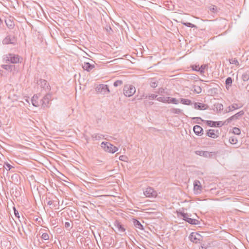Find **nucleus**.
<instances>
[{
  "instance_id": "nucleus-36",
  "label": "nucleus",
  "mask_w": 249,
  "mask_h": 249,
  "mask_svg": "<svg viewBox=\"0 0 249 249\" xmlns=\"http://www.w3.org/2000/svg\"><path fill=\"white\" fill-rule=\"evenodd\" d=\"M168 103H171L174 104H178L179 103V102L177 99L175 98H172L170 99H169V100L168 101Z\"/></svg>"
},
{
  "instance_id": "nucleus-45",
  "label": "nucleus",
  "mask_w": 249,
  "mask_h": 249,
  "mask_svg": "<svg viewBox=\"0 0 249 249\" xmlns=\"http://www.w3.org/2000/svg\"><path fill=\"white\" fill-rule=\"evenodd\" d=\"M47 205H48L49 206H52V207H50V208L51 209H53L55 207L54 205L53 204V201L51 200L48 201L47 202Z\"/></svg>"
},
{
  "instance_id": "nucleus-46",
  "label": "nucleus",
  "mask_w": 249,
  "mask_h": 249,
  "mask_svg": "<svg viewBox=\"0 0 249 249\" xmlns=\"http://www.w3.org/2000/svg\"><path fill=\"white\" fill-rule=\"evenodd\" d=\"M150 86L152 87V88H156L158 86V84L156 82L154 81V82H151L150 84Z\"/></svg>"
},
{
  "instance_id": "nucleus-49",
  "label": "nucleus",
  "mask_w": 249,
  "mask_h": 249,
  "mask_svg": "<svg viewBox=\"0 0 249 249\" xmlns=\"http://www.w3.org/2000/svg\"><path fill=\"white\" fill-rule=\"evenodd\" d=\"M229 141L231 143H236L237 140L233 138H230L229 139Z\"/></svg>"
},
{
  "instance_id": "nucleus-51",
  "label": "nucleus",
  "mask_w": 249,
  "mask_h": 249,
  "mask_svg": "<svg viewBox=\"0 0 249 249\" xmlns=\"http://www.w3.org/2000/svg\"><path fill=\"white\" fill-rule=\"evenodd\" d=\"M36 221H37L38 224H40L42 221V219L40 217H37L35 219Z\"/></svg>"
},
{
  "instance_id": "nucleus-43",
  "label": "nucleus",
  "mask_w": 249,
  "mask_h": 249,
  "mask_svg": "<svg viewBox=\"0 0 249 249\" xmlns=\"http://www.w3.org/2000/svg\"><path fill=\"white\" fill-rule=\"evenodd\" d=\"M157 95L154 94H151L148 95V97L149 99H154L157 98Z\"/></svg>"
},
{
  "instance_id": "nucleus-32",
  "label": "nucleus",
  "mask_w": 249,
  "mask_h": 249,
  "mask_svg": "<svg viewBox=\"0 0 249 249\" xmlns=\"http://www.w3.org/2000/svg\"><path fill=\"white\" fill-rule=\"evenodd\" d=\"M229 62L230 64H235L236 66H238L239 65V63L236 58L230 59Z\"/></svg>"
},
{
  "instance_id": "nucleus-15",
  "label": "nucleus",
  "mask_w": 249,
  "mask_h": 249,
  "mask_svg": "<svg viewBox=\"0 0 249 249\" xmlns=\"http://www.w3.org/2000/svg\"><path fill=\"white\" fill-rule=\"evenodd\" d=\"M37 83L45 90H49L50 89V86L46 80L40 79L38 81Z\"/></svg>"
},
{
  "instance_id": "nucleus-10",
  "label": "nucleus",
  "mask_w": 249,
  "mask_h": 249,
  "mask_svg": "<svg viewBox=\"0 0 249 249\" xmlns=\"http://www.w3.org/2000/svg\"><path fill=\"white\" fill-rule=\"evenodd\" d=\"M144 195L148 197H156L157 196V192L152 187H148L143 192Z\"/></svg>"
},
{
  "instance_id": "nucleus-34",
  "label": "nucleus",
  "mask_w": 249,
  "mask_h": 249,
  "mask_svg": "<svg viewBox=\"0 0 249 249\" xmlns=\"http://www.w3.org/2000/svg\"><path fill=\"white\" fill-rule=\"evenodd\" d=\"M215 108L217 110L221 111L223 109V106L222 104H217L216 105Z\"/></svg>"
},
{
  "instance_id": "nucleus-12",
  "label": "nucleus",
  "mask_w": 249,
  "mask_h": 249,
  "mask_svg": "<svg viewBox=\"0 0 249 249\" xmlns=\"http://www.w3.org/2000/svg\"><path fill=\"white\" fill-rule=\"evenodd\" d=\"M207 124L212 127H220L224 125H227V123H225L224 122L218 121V122H214L213 121H207Z\"/></svg>"
},
{
  "instance_id": "nucleus-23",
  "label": "nucleus",
  "mask_w": 249,
  "mask_h": 249,
  "mask_svg": "<svg viewBox=\"0 0 249 249\" xmlns=\"http://www.w3.org/2000/svg\"><path fill=\"white\" fill-rule=\"evenodd\" d=\"M207 136L213 138H216L218 137V135L215 133V130L213 129L209 130L207 132Z\"/></svg>"
},
{
  "instance_id": "nucleus-7",
  "label": "nucleus",
  "mask_w": 249,
  "mask_h": 249,
  "mask_svg": "<svg viewBox=\"0 0 249 249\" xmlns=\"http://www.w3.org/2000/svg\"><path fill=\"white\" fill-rule=\"evenodd\" d=\"M52 100V95L50 93L46 94L43 99L41 100L42 107L44 108L49 107L51 104L50 102Z\"/></svg>"
},
{
  "instance_id": "nucleus-22",
  "label": "nucleus",
  "mask_w": 249,
  "mask_h": 249,
  "mask_svg": "<svg viewBox=\"0 0 249 249\" xmlns=\"http://www.w3.org/2000/svg\"><path fill=\"white\" fill-rule=\"evenodd\" d=\"M193 129L195 133L197 135H201V133L203 131L202 128L197 125L194 126Z\"/></svg>"
},
{
  "instance_id": "nucleus-53",
  "label": "nucleus",
  "mask_w": 249,
  "mask_h": 249,
  "mask_svg": "<svg viewBox=\"0 0 249 249\" xmlns=\"http://www.w3.org/2000/svg\"><path fill=\"white\" fill-rule=\"evenodd\" d=\"M199 249H206V248L204 247V246L201 245L199 248Z\"/></svg>"
},
{
  "instance_id": "nucleus-50",
  "label": "nucleus",
  "mask_w": 249,
  "mask_h": 249,
  "mask_svg": "<svg viewBox=\"0 0 249 249\" xmlns=\"http://www.w3.org/2000/svg\"><path fill=\"white\" fill-rule=\"evenodd\" d=\"M164 89L162 88H160L159 89L158 93L162 94L164 92Z\"/></svg>"
},
{
  "instance_id": "nucleus-18",
  "label": "nucleus",
  "mask_w": 249,
  "mask_h": 249,
  "mask_svg": "<svg viewBox=\"0 0 249 249\" xmlns=\"http://www.w3.org/2000/svg\"><path fill=\"white\" fill-rule=\"evenodd\" d=\"M208 107V106L206 104L200 103H195L194 104V108L196 109L205 110Z\"/></svg>"
},
{
  "instance_id": "nucleus-14",
  "label": "nucleus",
  "mask_w": 249,
  "mask_h": 249,
  "mask_svg": "<svg viewBox=\"0 0 249 249\" xmlns=\"http://www.w3.org/2000/svg\"><path fill=\"white\" fill-rule=\"evenodd\" d=\"M202 186L198 180H195L194 182V190L196 194H200L201 192Z\"/></svg>"
},
{
  "instance_id": "nucleus-44",
  "label": "nucleus",
  "mask_w": 249,
  "mask_h": 249,
  "mask_svg": "<svg viewBox=\"0 0 249 249\" xmlns=\"http://www.w3.org/2000/svg\"><path fill=\"white\" fill-rule=\"evenodd\" d=\"M192 119L196 120V123H197V124H199V122H198V121H203L202 119L200 117H193V118H192Z\"/></svg>"
},
{
  "instance_id": "nucleus-56",
  "label": "nucleus",
  "mask_w": 249,
  "mask_h": 249,
  "mask_svg": "<svg viewBox=\"0 0 249 249\" xmlns=\"http://www.w3.org/2000/svg\"><path fill=\"white\" fill-rule=\"evenodd\" d=\"M18 231H19L20 233L21 234V232H20V230L19 228H18Z\"/></svg>"
},
{
  "instance_id": "nucleus-47",
  "label": "nucleus",
  "mask_w": 249,
  "mask_h": 249,
  "mask_svg": "<svg viewBox=\"0 0 249 249\" xmlns=\"http://www.w3.org/2000/svg\"><path fill=\"white\" fill-rule=\"evenodd\" d=\"M14 210L15 216L19 219L20 216L18 212L15 208H14Z\"/></svg>"
},
{
  "instance_id": "nucleus-54",
  "label": "nucleus",
  "mask_w": 249,
  "mask_h": 249,
  "mask_svg": "<svg viewBox=\"0 0 249 249\" xmlns=\"http://www.w3.org/2000/svg\"><path fill=\"white\" fill-rule=\"evenodd\" d=\"M25 101H26V102H27L28 104H30V103H29V101L28 99H26L25 100Z\"/></svg>"
},
{
  "instance_id": "nucleus-33",
  "label": "nucleus",
  "mask_w": 249,
  "mask_h": 249,
  "mask_svg": "<svg viewBox=\"0 0 249 249\" xmlns=\"http://www.w3.org/2000/svg\"><path fill=\"white\" fill-rule=\"evenodd\" d=\"M242 79L244 81H247L249 80V74L247 73L243 74Z\"/></svg>"
},
{
  "instance_id": "nucleus-31",
  "label": "nucleus",
  "mask_w": 249,
  "mask_h": 249,
  "mask_svg": "<svg viewBox=\"0 0 249 249\" xmlns=\"http://www.w3.org/2000/svg\"><path fill=\"white\" fill-rule=\"evenodd\" d=\"M171 112L174 114H181L182 113V110L179 108H172L171 110Z\"/></svg>"
},
{
  "instance_id": "nucleus-27",
  "label": "nucleus",
  "mask_w": 249,
  "mask_h": 249,
  "mask_svg": "<svg viewBox=\"0 0 249 249\" xmlns=\"http://www.w3.org/2000/svg\"><path fill=\"white\" fill-rule=\"evenodd\" d=\"M91 137L93 140H99L104 137L102 134L99 133L93 134Z\"/></svg>"
},
{
  "instance_id": "nucleus-24",
  "label": "nucleus",
  "mask_w": 249,
  "mask_h": 249,
  "mask_svg": "<svg viewBox=\"0 0 249 249\" xmlns=\"http://www.w3.org/2000/svg\"><path fill=\"white\" fill-rule=\"evenodd\" d=\"M133 223L136 228L140 230H143V226L141 224L139 221L137 219H134Z\"/></svg>"
},
{
  "instance_id": "nucleus-52",
  "label": "nucleus",
  "mask_w": 249,
  "mask_h": 249,
  "mask_svg": "<svg viewBox=\"0 0 249 249\" xmlns=\"http://www.w3.org/2000/svg\"><path fill=\"white\" fill-rule=\"evenodd\" d=\"M106 30L107 31V32H109L110 31H111L112 29L110 27H107V28H106Z\"/></svg>"
},
{
  "instance_id": "nucleus-30",
  "label": "nucleus",
  "mask_w": 249,
  "mask_h": 249,
  "mask_svg": "<svg viewBox=\"0 0 249 249\" xmlns=\"http://www.w3.org/2000/svg\"><path fill=\"white\" fill-rule=\"evenodd\" d=\"M180 22L182 24H183L187 27H191V28H196V26L195 25L192 24L190 22H183L182 21Z\"/></svg>"
},
{
  "instance_id": "nucleus-5",
  "label": "nucleus",
  "mask_w": 249,
  "mask_h": 249,
  "mask_svg": "<svg viewBox=\"0 0 249 249\" xmlns=\"http://www.w3.org/2000/svg\"><path fill=\"white\" fill-rule=\"evenodd\" d=\"M196 154L205 158H214L216 156L215 152H208L202 150H197L195 152Z\"/></svg>"
},
{
  "instance_id": "nucleus-3",
  "label": "nucleus",
  "mask_w": 249,
  "mask_h": 249,
  "mask_svg": "<svg viewBox=\"0 0 249 249\" xmlns=\"http://www.w3.org/2000/svg\"><path fill=\"white\" fill-rule=\"evenodd\" d=\"M123 91L125 96L131 97L136 92V89L132 85H126L124 86Z\"/></svg>"
},
{
  "instance_id": "nucleus-28",
  "label": "nucleus",
  "mask_w": 249,
  "mask_h": 249,
  "mask_svg": "<svg viewBox=\"0 0 249 249\" xmlns=\"http://www.w3.org/2000/svg\"><path fill=\"white\" fill-rule=\"evenodd\" d=\"M169 97H159L157 98V100L159 102H161L163 103L168 102L169 100Z\"/></svg>"
},
{
  "instance_id": "nucleus-35",
  "label": "nucleus",
  "mask_w": 249,
  "mask_h": 249,
  "mask_svg": "<svg viewBox=\"0 0 249 249\" xmlns=\"http://www.w3.org/2000/svg\"><path fill=\"white\" fill-rule=\"evenodd\" d=\"M41 237L44 240H48L49 239V235L47 233H43Z\"/></svg>"
},
{
  "instance_id": "nucleus-59",
  "label": "nucleus",
  "mask_w": 249,
  "mask_h": 249,
  "mask_svg": "<svg viewBox=\"0 0 249 249\" xmlns=\"http://www.w3.org/2000/svg\"><path fill=\"white\" fill-rule=\"evenodd\" d=\"M201 68H202V69H204V68L202 67V66H201Z\"/></svg>"
},
{
  "instance_id": "nucleus-57",
  "label": "nucleus",
  "mask_w": 249,
  "mask_h": 249,
  "mask_svg": "<svg viewBox=\"0 0 249 249\" xmlns=\"http://www.w3.org/2000/svg\"><path fill=\"white\" fill-rule=\"evenodd\" d=\"M199 71H200L201 72H202V71H203V70H200V69H199Z\"/></svg>"
},
{
  "instance_id": "nucleus-25",
  "label": "nucleus",
  "mask_w": 249,
  "mask_h": 249,
  "mask_svg": "<svg viewBox=\"0 0 249 249\" xmlns=\"http://www.w3.org/2000/svg\"><path fill=\"white\" fill-rule=\"evenodd\" d=\"M232 82V79L231 77H229L226 79L225 83L227 89H228L231 86Z\"/></svg>"
},
{
  "instance_id": "nucleus-48",
  "label": "nucleus",
  "mask_w": 249,
  "mask_h": 249,
  "mask_svg": "<svg viewBox=\"0 0 249 249\" xmlns=\"http://www.w3.org/2000/svg\"><path fill=\"white\" fill-rule=\"evenodd\" d=\"M64 226L67 229L71 228V224L69 222H66Z\"/></svg>"
},
{
  "instance_id": "nucleus-41",
  "label": "nucleus",
  "mask_w": 249,
  "mask_h": 249,
  "mask_svg": "<svg viewBox=\"0 0 249 249\" xmlns=\"http://www.w3.org/2000/svg\"><path fill=\"white\" fill-rule=\"evenodd\" d=\"M127 159V157L125 156L122 155L119 157V160L122 161H126V160Z\"/></svg>"
},
{
  "instance_id": "nucleus-40",
  "label": "nucleus",
  "mask_w": 249,
  "mask_h": 249,
  "mask_svg": "<svg viewBox=\"0 0 249 249\" xmlns=\"http://www.w3.org/2000/svg\"><path fill=\"white\" fill-rule=\"evenodd\" d=\"M4 167L7 170H10L13 167L8 162L5 163L4 165Z\"/></svg>"
},
{
  "instance_id": "nucleus-29",
  "label": "nucleus",
  "mask_w": 249,
  "mask_h": 249,
  "mask_svg": "<svg viewBox=\"0 0 249 249\" xmlns=\"http://www.w3.org/2000/svg\"><path fill=\"white\" fill-rule=\"evenodd\" d=\"M180 103L182 104L189 105L191 104V101L187 99L181 98L180 99Z\"/></svg>"
},
{
  "instance_id": "nucleus-13",
  "label": "nucleus",
  "mask_w": 249,
  "mask_h": 249,
  "mask_svg": "<svg viewBox=\"0 0 249 249\" xmlns=\"http://www.w3.org/2000/svg\"><path fill=\"white\" fill-rule=\"evenodd\" d=\"M242 107V105H240L236 103H233L231 105L229 106L224 111V113H228L233 111L234 110L240 108Z\"/></svg>"
},
{
  "instance_id": "nucleus-21",
  "label": "nucleus",
  "mask_w": 249,
  "mask_h": 249,
  "mask_svg": "<svg viewBox=\"0 0 249 249\" xmlns=\"http://www.w3.org/2000/svg\"><path fill=\"white\" fill-rule=\"evenodd\" d=\"M5 22L7 27L10 29H13L15 26L13 21L10 18L6 19L5 20Z\"/></svg>"
},
{
  "instance_id": "nucleus-16",
  "label": "nucleus",
  "mask_w": 249,
  "mask_h": 249,
  "mask_svg": "<svg viewBox=\"0 0 249 249\" xmlns=\"http://www.w3.org/2000/svg\"><path fill=\"white\" fill-rule=\"evenodd\" d=\"M114 226L118 231L121 233L124 232L125 231V229L124 228V226L119 221H115Z\"/></svg>"
},
{
  "instance_id": "nucleus-19",
  "label": "nucleus",
  "mask_w": 249,
  "mask_h": 249,
  "mask_svg": "<svg viewBox=\"0 0 249 249\" xmlns=\"http://www.w3.org/2000/svg\"><path fill=\"white\" fill-rule=\"evenodd\" d=\"M1 67L2 69L9 72H11L15 68V65H10L9 64V63H5V64H2L1 65Z\"/></svg>"
},
{
  "instance_id": "nucleus-17",
  "label": "nucleus",
  "mask_w": 249,
  "mask_h": 249,
  "mask_svg": "<svg viewBox=\"0 0 249 249\" xmlns=\"http://www.w3.org/2000/svg\"><path fill=\"white\" fill-rule=\"evenodd\" d=\"M94 65H91L89 62H84L82 64V68L87 71H90L94 68Z\"/></svg>"
},
{
  "instance_id": "nucleus-39",
  "label": "nucleus",
  "mask_w": 249,
  "mask_h": 249,
  "mask_svg": "<svg viewBox=\"0 0 249 249\" xmlns=\"http://www.w3.org/2000/svg\"><path fill=\"white\" fill-rule=\"evenodd\" d=\"M123 81L122 80H117L114 82L113 85L114 87H118L123 84Z\"/></svg>"
},
{
  "instance_id": "nucleus-4",
  "label": "nucleus",
  "mask_w": 249,
  "mask_h": 249,
  "mask_svg": "<svg viewBox=\"0 0 249 249\" xmlns=\"http://www.w3.org/2000/svg\"><path fill=\"white\" fill-rule=\"evenodd\" d=\"M178 216L182 217L184 220L190 224L193 225H196L198 224V221L197 220L190 218V215L187 213L180 212L178 213Z\"/></svg>"
},
{
  "instance_id": "nucleus-42",
  "label": "nucleus",
  "mask_w": 249,
  "mask_h": 249,
  "mask_svg": "<svg viewBox=\"0 0 249 249\" xmlns=\"http://www.w3.org/2000/svg\"><path fill=\"white\" fill-rule=\"evenodd\" d=\"M148 98V95H145L144 94H142V95H140L139 97L138 98V100H142L143 99H146Z\"/></svg>"
},
{
  "instance_id": "nucleus-1",
  "label": "nucleus",
  "mask_w": 249,
  "mask_h": 249,
  "mask_svg": "<svg viewBox=\"0 0 249 249\" xmlns=\"http://www.w3.org/2000/svg\"><path fill=\"white\" fill-rule=\"evenodd\" d=\"M2 62L4 63H11L12 64H17L20 61V56L18 54L9 53L4 55L2 57Z\"/></svg>"
},
{
  "instance_id": "nucleus-55",
  "label": "nucleus",
  "mask_w": 249,
  "mask_h": 249,
  "mask_svg": "<svg viewBox=\"0 0 249 249\" xmlns=\"http://www.w3.org/2000/svg\"><path fill=\"white\" fill-rule=\"evenodd\" d=\"M21 228H22V231H23L25 233V231H24V229H23V226H21Z\"/></svg>"
},
{
  "instance_id": "nucleus-37",
  "label": "nucleus",
  "mask_w": 249,
  "mask_h": 249,
  "mask_svg": "<svg viewBox=\"0 0 249 249\" xmlns=\"http://www.w3.org/2000/svg\"><path fill=\"white\" fill-rule=\"evenodd\" d=\"M233 133L234 134L239 135L241 133L240 129L238 127H235L233 128Z\"/></svg>"
},
{
  "instance_id": "nucleus-38",
  "label": "nucleus",
  "mask_w": 249,
  "mask_h": 249,
  "mask_svg": "<svg viewBox=\"0 0 249 249\" xmlns=\"http://www.w3.org/2000/svg\"><path fill=\"white\" fill-rule=\"evenodd\" d=\"M209 10L210 11H211L213 13H215L217 11V8L216 6H210L209 8Z\"/></svg>"
},
{
  "instance_id": "nucleus-11",
  "label": "nucleus",
  "mask_w": 249,
  "mask_h": 249,
  "mask_svg": "<svg viewBox=\"0 0 249 249\" xmlns=\"http://www.w3.org/2000/svg\"><path fill=\"white\" fill-rule=\"evenodd\" d=\"M2 43L5 45L7 44H16V39L15 36H8L2 40Z\"/></svg>"
},
{
  "instance_id": "nucleus-6",
  "label": "nucleus",
  "mask_w": 249,
  "mask_h": 249,
  "mask_svg": "<svg viewBox=\"0 0 249 249\" xmlns=\"http://www.w3.org/2000/svg\"><path fill=\"white\" fill-rule=\"evenodd\" d=\"M96 90L97 92L101 94L106 95L110 93V90L108 86L105 84H100L96 88Z\"/></svg>"
},
{
  "instance_id": "nucleus-20",
  "label": "nucleus",
  "mask_w": 249,
  "mask_h": 249,
  "mask_svg": "<svg viewBox=\"0 0 249 249\" xmlns=\"http://www.w3.org/2000/svg\"><path fill=\"white\" fill-rule=\"evenodd\" d=\"M38 96L37 94L34 95L31 99V102L34 107H37L39 106V103L38 101Z\"/></svg>"
},
{
  "instance_id": "nucleus-2",
  "label": "nucleus",
  "mask_w": 249,
  "mask_h": 249,
  "mask_svg": "<svg viewBox=\"0 0 249 249\" xmlns=\"http://www.w3.org/2000/svg\"><path fill=\"white\" fill-rule=\"evenodd\" d=\"M101 146L105 151L109 153H114L118 150L117 147L108 142H102Z\"/></svg>"
},
{
  "instance_id": "nucleus-60",
  "label": "nucleus",
  "mask_w": 249,
  "mask_h": 249,
  "mask_svg": "<svg viewBox=\"0 0 249 249\" xmlns=\"http://www.w3.org/2000/svg\"><path fill=\"white\" fill-rule=\"evenodd\" d=\"M201 68H202V69H204V68L202 67V66H201Z\"/></svg>"
},
{
  "instance_id": "nucleus-58",
  "label": "nucleus",
  "mask_w": 249,
  "mask_h": 249,
  "mask_svg": "<svg viewBox=\"0 0 249 249\" xmlns=\"http://www.w3.org/2000/svg\"><path fill=\"white\" fill-rule=\"evenodd\" d=\"M201 68H202V69H204V68L202 67V66H201Z\"/></svg>"
},
{
  "instance_id": "nucleus-9",
  "label": "nucleus",
  "mask_w": 249,
  "mask_h": 249,
  "mask_svg": "<svg viewBox=\"0 0 249 249\" xmlns=\"http://www.w3.org/2000/svg\"><path fill=\"white\" fill-rule=\"evenodd\" d=\"M189 238L191 241L195 243H197L202 240V236L197 232H192Z\"/></svg>"
},
{
  "instance_id": "nucleus-26",
  "label": "nucleus",
  "mask_w": 249,
  "mask_h": 249,
  "mask_svg": "<svg viewBox=\"0 0 249 249\" xmlns=\"http://www.w3.org/2000/svg\"><path fill=\"white\" fill-rule=\"evenodd\" d=\"M193 89L192 90H193V91L196 93L199 94L201 92L202 89L200 86H196L195 85L193 86Z\"/></svg>"
},
{
  "instance_id": "nucleus-8",
  "label": "nucleus",
  "mask_w": 249,
  "mask_h": 249,
  "mask_svg": "<svg viewBox=\"0 0 249 249\" xmlns=\"http://www.w3.org/2000/svg\"><path fill=\"white\" fill-rule=\"evenodd\" d=\"M244 111L243 110H241L235 114L232 115V116L229 117L228 119H226L225 121V123H227V124L231 123V122L233 120H239L241 117H242L244 114Z\"/></svg>"
}]
</instances>
